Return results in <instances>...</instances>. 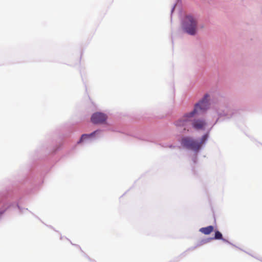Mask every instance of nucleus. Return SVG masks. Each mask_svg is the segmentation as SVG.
Wrapping results in <instances>:
<instances>
[{
  "mask_svg": "<svg viewBox=\"0 0 262 262\" xmlns=\"http://www.w3.org/2000/svg\"><path fill=\"white\" fill-rule=\"evenodd\" d=\"M211 240H212V238H207L206 239H203L201 241V243L202 244H206L207 243L209 242Z\"/></svg>",
  "mask_w": 262,
  "mask_h": 262,
  "instance_id": "11",
  "label": "nucleus"
},
{
  "mask_svg": "<svg viewBox=\"0 0 262 262\" xmlns=\"http://www.w3.org/2000/svg\"><path fill=\"white\" fill-rule=\"evenodd\" d=\"M106 114L101 112H96L91 117V121L94 124H102L105 122L107 119Z\"/></svg>",
  "mask_w": 262,
  "mask_h": 262,
  "instance_id": "5",
  "label": "nucleus"
},
{
  "mask_svg": "<svg viewBox=\"0 0 262 262\" xmlns=\"http://www.w3.org/2000/svg\"><path fill=\"white\" fill-rule=\"evenodd\" d=\"M197 154L195 153V154L192 157V161H193L194 164L196 163L198 160Z\"/></svg>",
  "mask_w": 262,
  "mask_h": 262,
  "instance_id": "10",
  "label": "nucleus"
},
{
  "mask_svg": "<svg viewBox=\"0 0 262 262\" xmlns=\"http://www.w3.org/2000/svg\"><path fill=\"white\" fill-rule=\"evenodd\" d=\"M207 123L203 118L194 119L191 121L193 128L196 130H204Z\"/></svg>",
  "mask_w": 262,
  "mask_h": 262,
  "instance_id": "6",
  "label": "nucleus"
},
{
  "mask_svg": "<svg viewBox=\"0 0 262 262\" xmlns=\"http://www.w3.org/2000/svg\"><path fill=\"white\" fill-rule=\"evenodd\" d=\"M98 132V130H95L93 132L89 134H83L80 139L77 142L78 144H80L81 143L84 142H88L91 140L92 138H93L97 133Z\"/></svg>",
  "mask_w": 262,
  "mask_h": 262,
  "instance_id": "7",
  "label": "nucleus"
},
{
  "mask_svg": "<svg viewBox=\"0 0 262 262\" xmlns=\"http://www.w3.org/2000/svg\"><path fill=\"white\" fill-rule=\"evenodd\" d=\"M31 214H32L33 215H34V214L33 212H31Z\"/></svg>",
  "mask_w": 262,
  "mask_h": 262,
  "instance_id": "17",
  "label": "nucleus"
},
{
  "mask_svg": "<svg viewBox=\"0 0 262 262\" xmlns=\"http://www.w3.org/2000/svg\"><path fill=\"white\" fill-rule=\"evenodd\" d=\"M31 214H32L33 215H34V214L33 212H31Z\"/></svg>",
  "mask_w": 262,
  "mask_h": 262,
  "instance_id": "15",
  "label": "nucleus"
},
{
  "mask_svg": "<svg viewBox=\"0 0 262 262\" xmlns=\"http://www.w3.org/2000/svg\"><path fill=\"white\" fill-rule=\"evenodd\" d=\"M212 239H220L223 241V242L227 243L231 245H232L233 247H235L236 248H237L235 245L230 243L229 241H228L227 239L223 238V235L221 232H220L219 230L215 231L214 233V236L213 237H211Z\"/></svg>",
  "mask_w": 262,
  "mask_h": 262,
  "instance_id": "8",
  "label": "nucleus"
},
{
  "mask_svg": "<svg viewBox=\"0 0 262 262\" xmlns=\"http://www.w3.org/2000/svg\"><path fill=\"white\" fill-rule=\"evenodd\" d=\"M31 214H32L33 215H34V214L33 212H31Z\"/></svg>",
  "mask_w": 262,
  "mask_h": 262,
  "instance_id": "18",
  "label": "nucleus"
},
{
  "mask_svg": "<svg viewBox=\"0 0 262 262\" xmlns=\"http://www.w3.org/2000/svg\"><path fill=\"white\" fill-rule=\"evenodd\" d=\"M210 105V96L206 94L204 97L195 104L193 110L184 115L183 117L176 122L177 126H184L191 119L196 116L204 114L209 108Z\"/></svg>",
  "mask_w": 262,
  "mask_h": 262,
  "instance_id": "1",
  "label": "nucleus"
},
{
  "mask_svg": "<svg viewBox=\"0 0 262 262\" xmlns=\"http://www.w3.org/2000/svg\"><path fill=\"white\" fill-rule=\"evenodd\" d=\"M209 138V132L202 136L199 140H195L191 137H184L181 139L182 146L187 149L198 153L205 145Z\"/></svg>",
  "mask_w": 262,
  "mask_h": 262,
  "instance_id": "2",
  "label": "nucleus"
},
{
  "mask_svg": "<svg viewBox=\"0 0 262 262\" xmlns=\"http://www.w3.org/2000/svg\"><path fill=\"white\" fill-rule=\"evenodd\" d=\"M31 214H32L33 215H34V214L33 212H31Z\"/></svg>",
  "mask_w": 262,
  "mask_h": 262,
  "instance_id": "16",
  "label": "nucleus"
},
{
  "mask_svg": "<svg viewBox=\"0 0 262 262\" xmlns=\"http://www.w3.org/2000/svg\"><path fill=\"white\" fill-rule=\"evenodd\" d=\"M168 147H169V148H173L174 146H173V145H170L168 146Z\"/></svg>",
  "mask_w": 262,
  "mask_h": 262,
  "instance_id": "14",
  "label": "nucleus"
},
{
  "mask_svg": "<svg viewBox=\"0 0 262 262\" xmlns=\"http://www.w3.org/2000/svg\"><path fill=\"white\" fill-rule=\"evenodd\" d=\"M213 226L210 225L206 227H203L200 229L199 231L206 235L209 234L213 230Z\"/></svg>",
  "mask_w": 262,
  "mask_h": 262,
  "instance_id": "9",
  "label": "nucleus"
},
{
  "mask_svg": "<svg viewBox=\"0 0 262 262\" xmlns=\"http://www.w3.org/2000/svg\"><path fill=\"white\" fill-rule=\"evenodd\" d=\"M215 113L217 114L219 117L215 120L213 125L219 121L220 118L222 117H226L227 118H230L233 115V111L229 109L228 107H220L215 110Z\"/></svg>",
  "mask_w": 262,
  "mask_h": 262,
  "instance_id": "4",
  "label": "nucleus"
},
{
  "mask_svg": "<svg viewBox=\"0 0 262 262\" xmlns=\"http://www.w3.org/2000/svg\"><path fill=\"white\" fill-rule=\"evenodd\" d=\"M248 253V254H249L250 255L252 256V257H254V258H255L258 259V258H257V257H256V256H254V255H252V254H250V253Z\"/></svg>",
  "mask_w": 262,
  "mask_h": 262,
  "instance_id": "13",
  "label": "nucleus"
},
{
  "mask_svg": "<svg viewBox=\"0 0 262 262\" xmlns=\"http://www.w3.org/2000/svg\"><path fill=\"white\" fill-rule=\"evenodd\" d=\"M198 22L195 16L186 15L181 20V27L183 31L191 36H194L198 32Z\"/></svg>",
  "mask_w": 262,
  "mask_h": 262,
  "instance_id": "3",
  "label": "nucleus"
},
{
  "mask_svg": "<svg viewBox=\"0 0 262 262\" xmlns=\"http://www.w3.org/2000/svg\"><path fill=\"white\" fill-rule=\"evenodd\" d=\"M175 6L176 5L172 8L171 9V13L172 14V12H173L174 10V8H175Z\"/></svg>",
  "mask_w": 262,
  "mask_h": 262,
  "instance_id": "12",
  "label": "nucleus"
}]
</instances>
